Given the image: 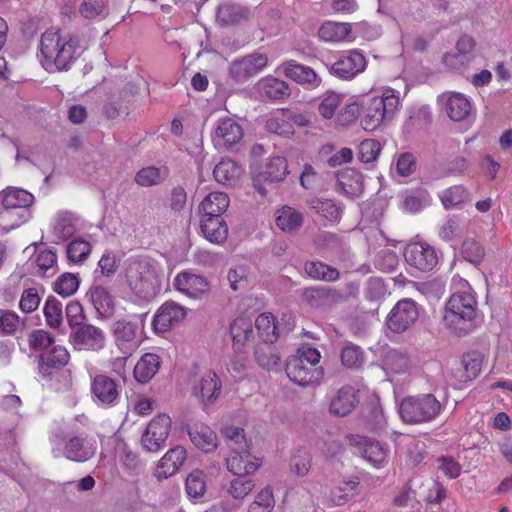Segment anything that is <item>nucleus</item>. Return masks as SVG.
I'll list each match as a JSON object with an SVG mask.
<instances>
[{"label":"nucleus","mask_w":512,"mask_h":512,"mask_svg":"<svg viewBox=\"0 0 512 512\" xmlns=\"http://www.w3.org/2000/svg\"><path fill=\"white\" fill-rule=\"evenodd\" d=\"M36 265L39 270L45 274L46 272L52 270L54 273L56 265H57V254L56 250L53 248H48L39 251L36 254L35 259Z\"/></svg>","instance_id":"nucleus-63"},{"label":"nucleus","mask_w":512,"mask_h":512,"mask_svg":"<svg viewBox=\"0 0 512 512\" xmlns=\"http://www.w3.org/2000/svg\"><path fill=\"white\" fill-rule=\"evenodd\" d=\"M253 13L250 7L238 3L226 4V26L247 23Z\"/></svg>","instance_id":"nucleus-49"},{"label":"nucleus","mask_w":512,"mask_h":512,"mask_svg":"<svg viewBox=\"0 0 512 512\" xmlns=\"http://www.w3.org/2000/svg\"><path fill=\"white\" fill-rule=\"evenodd\" d=\"M303 221V214L290 206H283L276 212V225L283 232L297 231Z\"/></svg>","instance_id":"nucleus-34"},{"label":"nucleus","mask_w":512,"mask_h":512,"mask_svg":"<svg viewBox=\"0 0 512 512\" xmlns=\"http://www.w3.org/2000/svg\"><path fill=\"white\" fill-rule=\"evenodd\" d=\"M91 253V244L83 239H73L67 245V257L74 263L84 261Z\"/></svg>","instance_id":"nucleus-54"},{"label":"nucleus","mask_w":512,"mask_h":512,"mask_svg":"<svg viewBox=\"0 0 512 512\" xmlns=\"http://www.w3.org/2000/svg\"><path fill=\"white\" fill-rule=\"evenodd\" d=\"M115 345L125 355L131 356L139 347L138 323L125 319L117 320L111 327Z\"/></svg>","instance_id":"nucleus-12"},{"label":"nucleus","mask_w":512,"mask_h":512,"mask_svg":"<svg viewBox=\"0 0 512 512\" xmlns=\"http://www.w3.org/2000/svg\"><path fill=\"white\" fill-rule=\"evenodd\" d=\"M187 458V451L182 446L169 449L158 462L156 477L167 479L173 476L184 464Z\"/></svg>","instance_id":"nucleus-25"},{"label":"nucleus","mask_w":512,"mask_h":512,"mask_svg":"<svg viewBox=\"0 0 512 512\" xmlns=\"http://www.w3.org/2000/svg\"><path fill=\"white\" fill-rule=\"evenodd\" d=\"M357 402L354 388L346 385L341 387L336 396L331 400L329 411L335 416L344 417L354 409Z\"/></svg>","instance_id":"nucleus-27"},{"label":"nucleus","mask_w":512,"mask_h":512,"mask_svg":"<svg viewBox=\"0 0 512 512\" xmlns=\"http://www.w3.org/2000/svg\"><path fill=\"white\" fill-rule=\"evenodd\" d=\"M274 503L272 489L266 487L256 495L255 500L248 508V512H271Z\"/></svg>","instance_id":"nucleus-57"},{"label":"nucleus","mask_w":512,"mask_h":512,"mask_svg":"<svg viewBox=\"0 0 512 512\" xmlns=\"http://www.w3.org/2000/svg\"><path fill=\"white\" fill-rule=\"evenodd\" d=\"M89 296L93 306L101 315L113 312V298L105 287L100 285L92 286L89 290Z\"/></svg>","instance_id":"nucleus-41"},{"label":"nucleus","mask_w":512,"mask_h":512,"mask_svg":"<svg viewBox=\"0 0 512 512\" xmlns=\"http://www.w3.org/2000/svg\"><path fill=\"white\" fill-rule=\"evenodd\" d=\"M237 418L236 425H226V469L235 476L226 489L230 497H226V512L237 511L242 507L244 499L255 486L248 475L260 466L249 451V441L243 428L246 424V413L238 411Z\"/></svg>","instance_id":"nucleus-1"},{"label":"nucleus","mask_w":512,"mask_h":512,"mask_svg":"<svg viewBox=\"0 0 512 512\" xmlns=\"http://www.w3.org/2000/svg\"><path fill=\"white\" fill-rule=\"evenodd\" d=\"M340 359L342 365L351 370L360 369L365 361L362 348L352 342L346 343L341 349Z\"/></svg>","instance_id":"nucleus-42"},{"label":"nucleus","mask_w":512,"mask_h":512,"mask_svg":"<svg viewBox=\"0 0 512 512\" xmlns=\"http://www.w3.org/2000/svg\"><path fill=\"white\" fill-rule=\"evenodd\" d=\"M83 50L79 36L63 33L61 29L52 26L40 36L37 57L49 73L68 71Z\"/></svg>","instance_id":"nucleus-2"},{"label":"nucleus","mask_w":512,"mask_h":512,"mask_svg":"<svg viewBox=\"0 0 512 512\" xmlns=\"http://www.w3.org/2000/svg\"><path fill=\"white\" fill-rule=\"evenodd\" d=\"M70 361V353L63 345H52L39 354L38 371L44 378H50L62 370Z\"/></svg>","instance_id":"nucleus-18"},{"label":"nucleus","mask_w":512,"mask_h":512,"mask_svg":"<svg viewBox=\"0 0 512 512\" xmlns=\"http://www.w3.org/2000/svg\"><path fill=\"white\" fill-rule=\"evenodd\" d=\"M311 468V457L308 453L295 454L290 460L291 471L299 477L305 476Z\"/></svg>","instance_id":"nucleus-64"},{"label":"nucleus","mask_w":512,"mask_h":512,"mask_svg":"<svg viewBox=\"0 0 512 512\" xmlns=\"http://www.w3.org/2000/svg\"><path fill=\"white\" fill-rule=\"evenodd\" d=\"M172 420L169 415L161 413L148 423L141 437V444L147 452H158L168 439Z\"/></svg>","instance_id":"nucleus-8"},{"label":"nucleus","mask_w":512,"mask_h":512,"mask_svg":"<svg viewBox=\"0 0 512 512\" xmlns=\"http://www.w3.org/2000/svg\"><path fill=\"white\" fill-rule=\"evenodd\" d=\"M173 285L177 291L192 299H201L210 290V283L204 276L188 271L178 273Z\"/></svg>","instance_id":"nucleus-21"},{"label":"nucleus","mask_w":512,"mask_h":512,"mask_svg":"<svg viewBox=\"0 0 512 512\" xmlns=\"http://www.w3.org/2000/svg\"><path fill=\"white\" fill-rule=\"evenodd\" d=\"M343 99L344 95L334 91H327L318 106L319 114L326 119H331Z\"/></svg>","instance_id":"nucleus-53"},{"label":"nucleus","mask_w":512,"mask_h":512,"mask_svg":"<svg viewBox=\"0 0 512 512\" xmlns=\"http://www.w3.org/2000/svg\"><path fill=\"white\" fill-rule=\"evenodd\" d=\"M185 489L190 498H201L206 491L204 473L200 470L192 471L186 479Z\"/></svg>","instance_id":"nucleus-52"},{"label":"nucleus","mask_w":512,"mask_h":512,"mask_svg":"<svg viewBox=\"0 0 512 512\" xmlns=\"http://www.w3.org/2000/svg\"><path fill=\"white\" fill-rule=\"evenodd\" d=\"M284 73L286 77L299 84L317 87L321 83V79L311 67L299 64L294 60L286 63Z\"/></svg>","instance_id":"nucleus-29"},{"label":"nucleus","mask_w":512,"mask_h":512,"mask_svg":"<svg viewBox=\"0 0 512 512\" xmlns=\"http://www.w3.org/2000/svg\"><path fill=\"white\" fill-rule=\"evenodd\" d=\"M97 451V442L86 433L69 436L64 444V456L74 462H86L93 458Z\"/></svg>","instance_id":"nucleus-15"},{"label":"nucleus","mask_w":512,"mask_h":512,"mask_svg":"<svg viewBox=\"0 0 512 512\" xmlns=\"http://www.w3.org/2000/svg\"><path fill=\"white\" fill-rule=\"evenodd\" d=\"M403 255L409 267L420 272L433 271L439 262L437 251L426 242L408 244Z\"/></svg>","instance_id":"nucleus-9"},{"label":"nucleus","mask_w":512,"mask_h":512,"mask_svg":"<svg viewBox=\"0 0 512 512\" xmlns=\"http://www.w3.org/2000/svg\"><path fill=\"white\" fill-rule=\"evenodd\" d=\"M381 151L380 142L374 139H365L358 146L357 157L362 163L375 161Z\"/></svg>","instance_id":"nucleus-56"},{"label":"nucleus","mask_w":512,"mask_h":512,"mask_svg":"<svg viewBox=\"0 0 512 512\" xmlns=\"http://www.w3.org/2000/svg\"><path fill=\"white\" fill-rule=\"evenodd\" d=\"M69 343L76 350L100 351L105 346L104 331L92 324H82L72 329Z\"/></svg>","instance_id":"nucleus-11"},{"label":"nucleus","mask_w":512,"mask_h":512,"mask_svg":"<svg viewBox=\"0 0 512 512\" xmlns=\"http://www.w3.org/2000/svg\"><path fill=\"white\" fill-rule=\"evenodd\" d=\"M477 301L469 292L453 293L445 304L443 321L460 335L472 332L480 323Z\"/></svg>","instance_id":"nucleus-3"},{"label":"nucleus","mask_w":512,"mask_h":512,"mask_svg":"<svg viewBox=\"0 0 512 512\" xmlns=\"http://www.w3.org/2000/svg\"><path fill=\"white\" fill-rule=\"evenodd\" d=\"M254 355L257 363L265 369H271L277 366L280 361V357L268 344H265V346H256Z\"/></svg>","instance_id":"nucleus-58"},{"label":"nucleus","mask_w":512,"mask_h":512,"mask_svg":"<svg viewBox=\"0 0 512 512\" xmlns=\"http://www.w3.org/2000/svg\"><path fill=\"white\" fill-rule=\"evenodd\" d=\"M224 218L221 217H202L200 228L204 237L211 243L221 244L224 242Z\"/></svg>","instance_id":"nucleus-39"},{"label":"nucleus","mask_w":512,"mask_h":512,"mask_svg":"<svg viewBox=\"0 0 512 512\" xmlns=\"http://www.w3.org/2000/svg\"><path fill=\"white\" fill-rule=\"evenodd\" d=\"M446 112L453 121L465 120L472 112L470 100L462 93L453 92L446 100Z\"/></svg>","instance_id":"nucleus-32"},{"label":"nucleus","mask_w":512,"mask_h":512,"mask_svg":"<svg viewBox=\"0 0 512 512\" xmlns=\"http://www.w3.org/2000/svg\"><path fill=\"white\" fill-rule=\"evenodd\" d=\"M311 207L329 221L337 222L341 218V207L330 199H315L311 202Z\"/></svg>","instance_id":"nucleus-51"},{"label":"nucleus","mask_w":512,"mask_h":512,"mask_svg":"<svg viewBox=\"0 0 512 512\" xmlns=\"http://www.w3.org/2000/svg\"><path fill=\"white\" fill-rule=\"evenodd\" d=\"M29 348L33 352L43 353L55 343L54 336L46 330H33L27 338Z\"/></svg>","instance_id":"nucleus-50"},{"label":"nucleus","mask_w":512,"mask_h":512,"mask_svg":"<svg viewBox=\"0 0 512 512\" xmlns=\"http://www.w3.org/2000/svg\"><path fill=\"white\" fill-rule=\"evenodd\" d=\"M305 274L313 280L336 282L340 279V271L320 260L306 261L303 266Z\"/></svg>","instance_id":"nucleus-31"},{"label":"nucleus","mask_w":512,"mask_h":512,"mask_svg":"<svg viewBox=\"0 0 512 512\" xmlns=\"http://www.w3.org/2000/svg\"><path fill=\"white\" fill-rule=\"evenodd\" d=\"M366 66L367 62L365 56L358 50H350L340 55L337 60L328 67V70L331 75L339 79L351 80L362 73L366 69Z\"/></svg>","instance_id":"nucleus-13"},{"label":"nucleus","mask_w":512,"mask_h":512,"mask_svg":"<svg viewBox=\"0 0 512 512\" xmlns=\"http://www.w3.org/2000/svg\"><path fill=\"white\" fill-rule=\"evenodd\" d=\"M348 440L350 445L354 446L373 466L379 468L387 462L389 449L378 440L358 434L350 435Z\"/></svg>","instance_id":"nucleus-14"},{"label":"nucleus","mask_w":512,"mask_h":512,"mask_svg":"<svg viewBox=\"0 0 512 512\" xmlns=\"http://www.w3.org/2000/svg\"><path fill=\"white\" fill-rule=\"evenodd\" d=\"M447 402V395L443 400H438L431 393L407 396L400 403L399 414L405 423H427L435 420L442 413Z\"/></svg>","instance_id":"nucleus-4"},{"label":"nucleus","mask_w":512,"mask_h":512,"mask_svg":"<svg viewBox=\"0 0 512 512\" xmlns=\"http://www.w3.org/2000/svg\"><path fill=\"white\" fill-rule=\"evenodd\" d=\"M336 190L348 197L359 196L363 191L362 174L355 169H346L338 173Z\"/></svg>","instance_id":"nucleus-26"},{"label":"nucleus","mask_w":512,"mask_h":512,"mask_svg":"<svg viewBox=\"0 0 512 512\" xmlns=\"http://www.w3.org/2000/svg\"><path fill=\"white\" fill-rule=\"evenodd\" d=\"M265 127L270 133H275L283 137H290L294 134L292 123L285 119L281 111L279 114L269 118L266 121Z\"/></svg>","instance_id":"nucleus-55"},{"label":"nucleus","mask_w":512,"mask_h":512,"mask_svg":"<svg viewBox=\"0 0 512 512\" xmlns=\"http://www.w3.org/2000/svg\"><path fill=\"white\" fill-rule=\"evenodd\" d=\"M202 217H221L224 213V194L212 192L207 195L199 206Z\"/></svg>","instance_id":"nucleus-44"},{"label":"nucleus","mask_w":512,"mask_h":512,"mask_svg":"<svg viewBox=\"0 0 512 512\" xmlns=\"http://www.w3.org/2000/svg\"><path fill=\"white\" fill-rule=\"evenodd\" d=\"M40 302L38 290L34 287L27 288L21 294L19 308L23 313L30 314L38 309Z\"/></svg>","instance_id":"nucleus-61"},{"label":"nucleus","mask_w":512,"mask_h":512,"mask_svg":"<svg viewBox=\"0 0 512 512\" xmlns=\"http://www.w3.org/2000/svg\"><path fill=\"white\" fill-rule=\"evenodd\" d=\"M185 307L174 301L164 302L154 314L152 325L155 333H165L180 324L186 317Z\"/></svg>","instance_id":"nucleus-17"},{"label":"nucleus","mask_w":512,"mask_h":512,"mask_svg":"<svg viewBox=\"0 0 512 512\" xmlns=\"http://www.w3.org/2000/svg\"><path fill=\"white\" fill-rule=\"evenodd\" d=\"M289 174L287 159L283 156H271L258 172L253 174V187L261 195L267 194L264 182H282Z\"/></svg>","instance_id":"nucleus-10"},{"label":"nucleus","mask_w":512,"mask_h":512,"mask_svg":"<svg viewBox=\"0 0 512 512\" xmlns=\"http://www.w3.org/2000/svg\"><path fill=\"white\" fill-rule=\"evenodd\" d=\"M188 435L193 445L204 453H211L218 447L216 433L202 422L188 425Z\"/></svg>","instance_id":"nucleus-24"},{"label":"nucleus","mask_w":512,"mask_h":512,"mask_svg":"<svg viewBox=\"0 0 512 512\" xmlns=\"http://www.w3.org/2000/svg\"><path fill=\"white\" fill-rule=\"evenodd\" d=\"M149 270L140 262H131L126 269V279L136 293H143L148 286Z\"/></svg>","instance_id":"nucleus-37"},{"label":"nucleus","mask_w":512,"mask_h":512,"mask_svg":"<svg viewBox=\"0 0 512 512\" xmlns=\"http://www.w3.org/2000/svg\"><path fill=\"white\" fill-rule=\"evenodd\" d=\"M399 104V95L391 88L385 89L381 95L368 96L362 104L363 128L374 131L385 121L391 120Z\"/></svg>","instance_id":"nucleus-5"},{"label":"nucleus","mask_w":512,"mask_h":512,"mask_svg":"<svg viewBox=\"0 0 512 512\" xmlns=\"http://www.w3.org/2000/svg\"><path fill=\"white\" fill-rule=\"evenodd\" d=\"M78 287V278L74 274L64 273L57 279L54 291L63 297H69L77 291Z\"/></svg>","instance_id":"nucleus-59"},{"label":"nucleus","mask_w":512,"mask_h":512,"mask_svg":"<svg viewBox=\"0 0 512 512\" xmlns=\"http://www.w3.org/2000/svg\"><path fill=\"white\" fill-rule=\"evenodd\" d=\"M419 308L410 298L399 300L386 317V326L393 333H403L418 319Z\"/></svg>","instance_id":"nucleus-7"},{"label":"nucleus","mask_w":512,"mask_h":512,"mask_svg":"<svg viewBox=\"0 0 512 512\" xmlns=\"http://www.w3.org/2000/svg\"><path fill=\"white\" fill-rule=\"evenodd\" d=\"M483 355L478 351H468L461 357L463 372L459 377L460 382L467 383L476 379L482 370Z\"/></svg>","instance_id":"nucleus-33"},{"label":"nucleus","mask_w":512,"mask_h":512,"mask_svg":"<svg viewBox=\"0 0 512 512\" xmlns=\"http://www.w3.org/2000/svg\"><path fill=\"white\" fill-rule=\"evenodd\" d=\"M259 90L262 96L271 100H283L290 95L288 84L275 77H267L259 82Z\"/></svg>","instance_id":"nucleus-36"},{"label":"nucleus","mask_w":512,"mask_h":512,"mask_svg":"<svg viewBox=\"0 0 512 512\" xmlns=\"http://www.w3.org/2000/svg\"><path fill=\"white\" fill-rule=\"evenodd\" d=\"M351 34L349 23L327 21L318 31L319 38L326 42H341L348 39Z\"/></svg>","instance_id":"nucleus-35"},{"label":"nucleus","mask_w":512,"mask_h":512,"mask_svg":"<svg viewBox=\"0 0 512 512\" xmlns=\"http://www.w3.org/2000/svg\"><path fill=\"white\" fill-rule=\"evenodd\" d=\"M437 469L449 479H456L461 474V465L450 455H441L436 458Z\"/></svg>","instance_id":"nucleus-60"},{"label":"nucleus","mask_w":512,"mask_h":512,"mask_svg":"<svg viewBox=\"0 0 512 512\" xmlns=\"http://www.w3.org/2000/svg\"><path fill=\"white\" fill-rule=\"evenodd\" d=\"M161 367V359L155 353H145L137 361L133 375L137 382L146 384L150 382Z\"/></svg>","instance_id":"nucleus-28"},{"label":"nucleus","mask_w":512,"mask_h":512,"mask_svg":"<svg viewBox=\"0 0 512 512\" xmlns=\"http://www.w3.org/2000/svg\"><path fill=\"white\" fill-rule=\"evenodd\" d=\"M232 349L236 354L246 355L254 341L253 322L250 317L240 316L230 324Z\"/></svg>","instance_id":"nucleus-20"},{"label":"nucleus","mask_w":512,"mask_h":512,"mask_svg":"<svg viewBox=\"0 0 512 512\" xmlns=\"http://www.w3.org/2000/svg\"><path fill=\"white\" fill-rule=\"evenodd\" d=\"M33 199V195L23 189L5 190L2 194L0 220L11 228L18 227L26 220Z\"/></svg>","instance_id":"nucleus-6"},{"label":"nucleus","mask_w":512,"mask_h":512,"mask_svg":"<svg viewBox=\"0 0 512 512\" xmlns=\"http://www.w3.org/2000/svg\"><path fill=\"white\" fill-rule=\"evenodd\" d=\"M443 207L450 210L470 200L468 190L463 185H454L439 194Z\"/></svg>","instance_id":"nucleus-40"},{"label":"nucleus","mask_w":512,"mask_h":512,"mask_svg":"<svg viewBox=\"0 0 512 512\" xmlns=\"http://www.w3.org/2000/svg\"><path fill=\"white\" fill-rule=\"evenodd\" d=\"M91 393L93 398L105 407L114 406L119 399L116 381L105 374H98L92 379Z\"/></svg>","instance_id":"nucleus-23"},{"label":"nucleus","mask_w":512,"mask_h":512,"mask_svg":"<svg viewBox=\"0 0 512 512\" xmlns=\"http://www.w3.org/2000/svg\"><path fill=\"white\" fill-rule=\"evenodd\" d=\"M285 371L288 378L301 387L318 383L324 373L322 367H313V365L303 362L301 357H289Z\"/></svg>","instance_id":"nucleus-16"},{"label":"nucleus","mask_w":512,"mask_h":512,"mask_svg":"<svg viewBox=\"0 0 512 512\" xmlns=\"http://www.w3.org/2000/svg\"><path fill=\"white\" fill-rule=\"evenodd\" d=\"M268 63L265 53L255 52L233 61L229 68L231 78L243 82L263 70Z\"/></svg>","instance_id":"nucleus-19"},{"label":"nucleus","mask_w":512,"mask_h":512,"mask_svg":"<svg viewBox=\"0 0 512 512\" xmlns=\"http://www.w3.org/2000/svg\"><path fill=\"white\" fill-rule=\"evenodd\" d=\"M360 482L349 480L341 482L331 492V501L336 506H342L358 494Z\"/></svg>","instance_id":"nucleus-45"},{"label":"nucleus","mask_w":512,"mask_h":512,"mask_svg":"<svg viewBox=\"0 0 512 512\" xmlns=\"http://www.w3.org/2000/svg\"><path fill=\"white\" fill-rule=\"evenodd\" d=\"M167 176L166 168L148 166L140 169L134 177L135 182L142 187L158 185Z\"/></svg>","instance_id":"nucleus-46"},{"label":"nucleus","mask_w":512,"mask_h":512,"mask_svg":"<svg viewBox=\"0 0 512 512\" xmlns=\"http://www.w3.org/2000/svg\"><path fill=\"white\" fill-rule=\"evenodd\" d=\"M301 298L313 308L331 306L346 300L341 291L328 286L307 287L303 289Z\"/></svg>","instance_id":"nucleus-22"},{"label":"nucleus","mask_w":512,"mask_h":512,"mask_svg":"<svg viewBox=\"0 0 512 512\" xmlns=\"http://www.w3.org/2000/svg\"><path fill=\"white\" fill-rule=\"evenodd\" d=\"M76 231L74 217L71 213L62 212L55 218L53 232L61 241L70 238Z\"/></svg>","instance_id":"nucleus-48"},{"label":"nucleus","mask_w":512,"mask_h":512,"mask_svg":"<svg viewBox=\"0 0 512 512\" xmlns=\"http://www.w3.org/2000/svg\"><path fill=\"white\" fill-rule=\"evenodd\" d=\"M255 327L264 344H273L277 341L279 335L273 314H260L255 320Z\"/></svg>","instance_id":"nucleus-38"},{"label":"nucleus","mask_w":512,"mask_h":512,"mask_svg":"<svg viewBox=\"0 0 512 512\" xmlns=\"http://www.w3.org/2000/svg\"><path fill=\"white\" fill-rule=\"evenodd\" d=\"M460 253L464 260L477 266L484 259L485 248L474 238H466L461 245Z\"/></svg>","instance_id":"nucleus-47"},{"label":"nucleus","mask_w":512,"mask_h":512,"mask_svg":"<svg viewBox=\"0 0 512 512\" xmlns=\"http://www.w3.org/2000/svg\"><path fill=\"white\" fill-rule=\"evenodd\" d=\"M20 325V317L14 311H0V335H13Z\"/></svg>","instance_id":"nucleus-62"},{"label":"nucleus","mask_w":512,"mask_h":512,"mask_svg":"<svg viewBox=\"0 0 512 512\" xmlns=\"http://www.w3.org/2000/svg\"><path fill=\"white\" fill-rule=\"evenodd\" d=\"M221 380L218 375L212 371H206L198 384L193 387L194 393L199 394L203 401L210 402L217 398L221 392Z\"/></svg>","instance_id":"nucleus-30"},{"label":"nucleus","mask_w":512,"mask_h":512,"mask_svg":"<svg viewBox=\"0 0 512 512\" xmlns=\"http://www.w3.org/2000/svg\"><path fill=\"white\" fill-rule=\"evenodd\" d=\"M63 305L62 302L53 296H49L43 307V314L46 324L53 329L61 327L63 323Z\"/></svg>","instance_id":"nucleus-43"}]
</instances>
